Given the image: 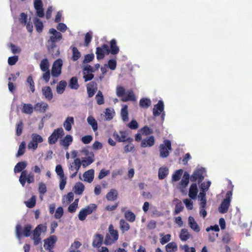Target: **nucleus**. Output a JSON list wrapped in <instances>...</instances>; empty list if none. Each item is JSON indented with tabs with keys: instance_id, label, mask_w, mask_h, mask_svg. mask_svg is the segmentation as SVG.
Here are the masks:
<instances>
[{
	"instance_id": "obj_1",
	"label": "nucleus",
	"mask_w": 252,
	"mask_h": 252,
	"mask_svg": "<svg viewBox=\"0 0 252 252\" xmlns=\"http://www.w3.org/2000/svg\"><path fill=\"white\" fill-rule=\"evenodd\" d=\"M80 152V156H84L85 157H82V161L80 160V158H76L69 168V169L71 171L75 169L78 171L81 165L83 167H86L94 161V153L92 152H89L87 148H84L82 149Z\"/></svg>"
},
{
	"instance_id": "obj_2",
	"label": "nucleus",
	"mask_w": 252,
	"mask_h": 252,
	"mask_svg": "<svg viewBox=\"0 0 252 252\" xmlns=\"http://www.w3.org/2000/svg\"><path fill=\"white\" fill-rule=\"evenodd\" d=\"M62 38V34L57 35H52L47 43V47L48 52L52 54L53 57H57L60 55V51L57 49L56 52L54 53V48L56 47V43L57 41L60 40Z\"/></svg>"
},
{
	"instance_id": "obj_3",
	"label": "nucleus",
	"mask_w": 252,
	"mask_h": 252,
	"mask_svg": "<svg viewBox=\"0 0 252 252\" xmlns=\"http://www.w3.org/2000/svg\"><path fill=\"white\" fill-rule=\"evenodd\" d=\"M109 233L106 235L104 243L107 245H111L116 242L119 237L118 232L117 230L114 229L112 224H110L108 228Z\"/></svg>"
},
{
	"instance_id": "obj_4",
	"label": "nucleus",
	"mask_w": 252,
	"mask_h": 252,
	"mask_svg": "<svg viewBox=\"0 0 252 252\" xmlns=\"http://www.w3.org/2000/svg\"><path fill=\"white\" fill-rule=\"evenodd\" d=\"M232 191H228L226 194L225 198L221 202L219 207V211L221 214L226 213L230 206L231 199L232 198Z\"/></svg>"
},
{
	"instance_id": "obj_5",
	"label": "nucleus",
	"mask_w": 252,
	"mask_h": 252,
	"mask_svg": "<svg viewBox=\"0 0 252 252\" xmlns=\"http://www.w3.org/2000/svg\"><path fill=\"white\" fill-rule=\"evenodd\" d=\"M32 230V226L27 224L24 226L23 229L20 224H18L16 227V234L18 238L22 236L28 237L31 235Z\"/></svg>"
},
{
	"instance_id": "obj_6",
	"label": "nucleus",
	"mask_w": 252,
	"mask_h": 252,
	"mask_svg": "<svg viewBox=\"0 0 252 252\" xmlns=\"http://www.w3.org/2000/svg\"><path fill=\"white\" fill-rule=\"evenodd\" d=\"M171 143L169 140L165 139L163 143L160 144L159 147L160 156L162 158H165L169 155V150H171Z\"/></svg>"
},
{
	"instance_id": "obj_7",
	"label": "nucleus",
	"mask_w": 252,
	"mask_h": 252,
	"mask_svg": "<svg viewBox=\"0 0 252 252\" xmlns=\"http://www.w3.org/2000/svg\"><path fill=\"white\" fill-rule=\"evenodd\" d=\"M205 172V168L203 167L196 169L191 175L190 177V181L193 182L197 181L198 183L200 184L204 179V174Z\"/></svg>"
},
{
	"instance_id": "obj_8",
	"label": "nucleus",
	"mask_w": 252,
	"mask_h": 252,
	"mask_svg": "<svg viewBox=\"0 0 252 252\" xmlns=\"http://www.w3.org/2000/svg\"><path fill=\"white\" fill-rule=\"evenodd\" d=\"M64 133L62 127L54 129L51 135L48 137V141L49 144L53 145L55 144L59 138L64 135Z\"/></svg>"
},
{
	"instance_id": "obj_9",
	"label": "nucleus",
	"mask_w": 252,
	"mask_h": 252,
	"mask_svg": "<svg viewBox=\"0 0 252 252\" xmlns=\"http://www.w3.org/2000/svg\"><path fill=\"white\" fill-rule=\"evenodd\" d=\"M153 113L155 117L159 116L161 114V120L162 121L164 120L165 112L164 111V104L162 100H159L158 103L154 105Z\"/></svg>"
},
{
	"instance_id": "obj_10",
	"label": "nucleus",
	"mask_w": 252,
	"mask_h": 252,
	"mask_svg": "<svg viewBox=\"0 0 252 252\" xmlns=\"http://www.w3.org/2000/svg\"><path fill=\"white\" fill-rule=\"evenodd\" d=\"M110 53L109 47L107 44H103L101 47L96 49V55L97 60H101L104 58L105 54L108 55Z\"/></svg>"
},
{
	"instance_id": "obj_11",
	"label": "nucleus",
	"mask_w": 252,
	"mask_h": 252,
	"mask_svg": "<svg viewBox=\"0 0 252 252\" xmlns=\"http://www.w3.org/2000/svg\"><path fill=\"white\" fill-rule=\"evenodd\" d=\"M63 61L59 59L56 60L52 65L51 74L54 77H58L61 73Z\"/></svg>"
},
{
	"instance_id": "obj_12",
	"label": "nucleus",
	"mask_w": 252,
	"mask_h": 252,
	"mask_svg": "<svg viewBox=\"0 0 252 252\" xmlns=\"http://www.w3.org/2000/svg\"><path fill=\"white\" fill-rule=\"evenodd\" d=\"M120 135L118 132L115 131L113 133V137L118 142H131L133 139L131 137H126L127 133L126 131H120Z\"/></svg>"
},
{
	"instance_id": "obj_13",
	"label": "nucleus",
	"mask_w": 252,
	"mask_h": 252,
	"mask_svg": "<svg viewBox=\"0 0 252 252\" xmlns=\"http://www.w3.org/2000/svg\"><path fill=\"white\" fill-rule=\"evenodd\" d=\"M34 7L36 10V15L40 17H43L44 16L43 3L41 0H34Z\"/></svg>"
},
{
	"instance_id": "obj_14",
	"label": "nucleus",
	"mask_w": 252,
	"mask_h": 252,
	"mask_svg": "<svg viewBox=\"0 0 252 252\" xmlns=\"http://www.w3.org/2000/svg\"><path fill=\"white\" fill-rule=\"evenodd\" d=\"M72 142V136L71 135L67 134L63 139L60 140V144L61 146H63L65 150H67Z\"/></svg>"
},
{
	"instance_id": "obj_15",
	"label": "nucleus",
	"mask_w": 252,
	"mask_h": 252,
	"mask_svg": "<svg viewBox=\"0 0 252 252\" xmlns=\"http://www.w3.org/2000/svg\"><path fill=\"white\" fill-rule=\"evenodd\" d=\"M57 241V238L55 235L50 236L44 240V247L45 249L50 250L54 246Z\"/></svg>"
},
{
	"instance_id": "obj_16",
	"label": "nucleus",
	"mask_w": 252,
	"mask_h": 252,
	"mask_svg": "<svg viewBox=\"0 0 252 252\" xmlns=\"http://www.w3.org/2000/svg\"><path fill=\"white\" fill-rule=\"evenodd\" d=\"M155 143V140L154 136L151 135L141 141V146L143 148L151 147L154 145Z\"/></svg>"
},
{
	"instance_id": "obj_17",
	"label": "nucleus",
	"mask_w": 252,
	"mask_h": 252,
	"mask_svg": "<svg viewBox=\"0 0 252 252\" xmlns=\"http://www.w3.org/2000/svg\"><path fill=\"white\" fill-rule=\"evenodd\" d=\"M96 83L94 81L89 83L87 86V91L89 97H93L97 90Z\"/></svg>"
},
{
	"instance_id": "obj_18",
	"label": "nucleus",
	"mask_w": 252,
	"mask_h": 252,
	"mask_svg": "<svg viewBox=\"0 0 252 252\" xmlns=\"http://www.w3.org/2000/svg\"><path fill=\"white\" fill-rule=\"evenodd\" d=\"M198 193V189L196 184H192L189 188V196L192 199L196 198Z\"/></svg>"
},
{
	"instance_id": "obj_19",
	"label": "nucleus",
	"mask_w": 252,
	"mask_h": 252,
	"mask_svg": "<svg viewBox=\"0 0 252 252\" xmlns=\"http://www.w3.org/2000/svg\"><path fill=\"white\" fill-rule=\"evenodd\" d=\"M42 92L43 95L48 100H51L53 98V93L50 87L46 86L43 87Z\"/></svg>"
},
{
	"instance_id": "obj_20",
	"label": "nucleus",
	"mask_w": 252,
	"mask_h": 252,
	"mask_svg": "<svg viewBox=\"0 0 252 252\" xmlns=\"http://www.w3.org/2000/svg\"><path fill=\"white\" fill-rule=\"evenodd\" d=\"M110 53L112 55H116L119 52V48L117 45L116 41L113 39L110 41Z\"/></svg>"
},
{
	"instance_id": "obj_21",
	"label": "nucleus",
	"mask_w": 252,
	"mask_h": 252,
	"mask_svg": "<svg viewBox=\"0 0 252 252\" xmlns=\"http://www.w3.org/2000/svg\"><path fill=\"white\" fill-rule=\"evenodd\" d=\"M189 225L194 231L196 232L200 231L199 226L195 221L194 218L191 216L189 217Z\"/></svg>"
},
{
	"instance_id": "obj_22",
	"label": "nucleus",
	"mask_w": 252,
	"mask_h": 252,
	"mask_svg": "<svg viewBox=\"0 0 252 252\" xmlns=\"http://www.w3.org/2000/svg\"><path fill=\"white\" fill-rule=\"evenodd\" d=\"M74 121L72 117H68L63 123V126L65 129L67 131H70L72 128V125H74Z\"/></svg>"
},
{
	"instance_id": "obj_23",
	"label": "nucleus",
	"mask_w": 252,
	"mask_h": 252,
	"mask_svg": "<svg viewBox=\"0 0 252 252\" xmlns=\"http://www.w3.org/2000/svg\"><path fill=\"white\" fill-rule=\"evenodd\" d=\"M103 240V237L101 234H96L93 242V247L95 248H99L102 243Z\"/></svg>"
},
{
	"instance_id": "obj_24",
	"label": "nucleus",
	"mask_w": 252,
	"mask_h": 252,
	"mask_svg": "<svg viewBox=\"0 0 252 252\" xmlns=\"http://www.w3.org/2000/svg\"><path fill=\"white\" fill-rule=\"evenodd\" d=\"M83 177L84 178V181L88 183L92 182L94 178V170L93 169H90L86 171L83 174Z\"/></svg>"
},
{
	"instance_id": "obj_25",
	"label": "nucleus",
	"mask_w": 252,
	"mask_h": 252,
	"mask_svg": "<svg viewBox=\"0 0 252 252\" xmlns=\"http://www.w3.org/2000/svg\"><path fill=\"white\" fill-rule=\"evenodd\" d=\"M121 100L123 102H126L128 101H134L136 100V97L135 94L132 90L128 91L127 92V94L126 95H124L121 98Z\"/></svg>"
},
{
	"instance_id": "obj_26",
	"label": "nucleus",
	"mask_w": 252,
	"mask_h": 252,
	"mask_svg": "<svg viewBox=\"0 0 252 252\" xmlns=\"http://www.w3.org/2000/svg\"><path fill=\"white\" fill-rule=\"evenodd\" d=\"M118 192L115 189H111L106 194V198L108 201H114L118 197Z\"/></svg>"
},
{
	"instance_id": "obj_27",
	"label": "nucleus",
	"mask_w": 252,
	"mask_h": 252,
	"mask_svg": "<svg viewBox=\"0 0 252 252\" xmlns=\"http://www.w3.org/2000/svg\"><path fill=\"white\" fill-rule=\"evenodd\" d=\"M27 163L26 161L19 162L15 165L14 171L15 173L22 172L24 169L27 167Z\"/></svg>"
},
{
	"instance_id": "obj_28",
	"label": "nucleus",
	"mask_w": 252,
	"mask_h": 252,
	"mask_svg": "<svg viewBox=\"0 0 252 252\" xmlns=\"http://www.w3.org/2000/svg\"><path fill=\"white\" fill-rule=\"evenodd\" d=\"M48 107V105L46 103H36L34 107V110L36 111H39L40 112H45Z\"/></svg>"
},
{
	"instance_id": "obj_29",
	"label": "nucleus",
	"mask_w": 252,
	"mask_h": 252,
	"mask_svg": "<svg viewBox=\"0 0 252 252\" xmlns=\"http://www.w3.org/2000/svg\"><path fill=\"white\" fill-rule=\"evenodd\" d=\"M190 236L191 235L189 233L187 229L183 228L181 229L179 235V237L182 241H187L190 237Z\"/></svg>"
},
{
	"instance_id": "obj_30",
	"label": "nucleus",
	"mask_w": 252,
	"mask_h": 252,
	"mask_svg": "<svg viewBox=\"0 0 252 252\" xmlns=\"http://www.w3.org/2000/svg\"><path fill=\"white\" fill-rule=\"evenodd\" d=\"M67 83L64 80L61 81L57 85L56 87V91L58 94H62L66 87Z\"/></svg>"
},
{
	"instance_id": "obj_31",
	"label": "nucleus",
	"mask_w": 252,
	"mask_h": 252,
	"mask_svg": "<svg viewBox=\"0 0 252 252\" xmlns=\"http://www.w3.org/2000/svg\"><path fill=\"white\" fill-rule=\"evenodd\" d=\"M190 177L189 174L188 172H185L184 173L183 178L180 182V185L182 186L183 188H185L188 186Z\"/></svg>"
},
{
	"instance_id": "obj_32",
	"label": "nucleus",
	"mask_w": 252,
	"mask_h": 252,
	"mask_svg": "<svg viewBox=\"0 0 252 252\" xmlns=\"http://www.w3.org/2000/svg\"><path fill=\"white\" fill-rule=\"evenodd\" d=\"M70 48L72 50V56L71 57V59L73 61H77L81 57V53L77 48V47L75 46H71Z\"/></svg>"
},
{
	"instance_id": "obj_33",
	"label": "nucleus",
	"mask_w": 252,
	"mask_h": 252,
	"mask_svg": "<svg viewBox=\"0 0 252 252\" xmlns=\"http://www.w3.org/2000/svg\"><path fill=\"white\" fill-rule=\"evenodd\" d=\"M121 115L122 119L124 122H127L128 120V107L126 105L123 106Z\"/></svg>"
},
{
	"instance_id": "obj_34",
	"label": "nucleus",
	"mask_w": 252,
	"mask_h": 252,
	"mask_svg": "<svg viewBox=\"0 0 252 252\" xmlns=\"http://www.w3.org/2000/svg\"><path fill=\"white\" fill-rule=\"evenodd\" d=\"M74 189V193L76 194L80 195L83 193L85 187L83 183L78 182L75 184Z\"/></svg>"
},
{
	"instance_id": "obj_35",
	"label": "nucleus",
	"mask_w": 252,
	"mask_h": 252,
	"mask_svg": "<svg viewBox=\"0 0 252 252\" xmlns=\"http://www.w3.org/2000/svg\"><path fill=\"white\" fill-rule=\"evenodd\" d=\"M124 216L126 219L130 222H133L135 220L136 216L135 214L130 211H125Z\"/></svg>"
},
{
	"instance_id": "obj_36",
	"label": "nucleus",
	"mask_w": 252,
	"mask_h": 252,
	"mask_svg": "<svg viewBox=\"0 0 252 252\" xmlns=\"http://www.w3.org/2000/svg\"><path fill=\"white\" fill-rule=\"evenodd\" d=\"M120 227L123 233L130 229V225L125 220L122 219L120 220Z\"/></svg>"
},
{
	"instance_id": "obj_37",
	"label": "nucleus",
	"mask_w": 252,
	"mask_h": 252,
	"mask_svg": "<svg viewBox=\"0 0 252 252\" xmlns=\"http://www.w3.org/2000/svg\"><path fill=\"white\" fill-rule=\"evenodd\" d=\"M87 122L88 124L91 126L93 130L94 131L97 130L98 128V125L96 121L95 120V119L92 116H89L87 118Z\"/></svg>"
},
{
	"instance_id": "obj_38",
	"label": "nucleus",
	"mask_w": 252,
	"mask_h": 252,
	"mask_svg": "<svg viewBox=\"0 0 252 252\" xmlns=\"http://www.w3.org/2000/svg\"><path fill=\"white\" fill-rule=\"evenodd\" d=\"M151 105V101L148 98H142L139 101V106L143 108H147Z\"/></svg>"
},
{
	"instance_id": "obj_39",
	"label": "nucleus",
	"mask_w": 252,
	"mask_h": 252,
	"mask_svg": "<svg viewBox=\"0 0 252 252\" xmlns=\"http://www.w3.org/2000/svg\"><path fill=\"white\" fill-rule=\"evenodd\" d=\"M69 87L71 89L74 90H77L79 88V85L78 82V79L76 77H73L70 79Z\"/></svg>"
},
{
	"instance_id": "obj_40",
	"label": "nucleus",
	"mask_w": 252,
	"mask_h": 252,
	"mask_svg": "<svg viewBox=\"0 0 252 252\" xmlns=\"http://www.w3.org/2000/svg\"><path fill=\"white\" fill-rule=\"evenodd\" d=\"M50 64L47 59H43L40 64V68L42 71H49Z\"/></svg>"
},
{
	"instance_id": "obj_41",
	"label": "nucleus",
	"mask_w": 252,
	"mask_h": 252,
	"mask_svg": "<svg viewBox=\"0 0 252 252\" xmlns=\"http://www.w3.org/2000/svg\"><path fill=\"white\" fill-rule=\"evenodd\" d=\"M168 174V169L166 167H160L158 170V176L160 180L164 179Z\"/></svg>"
},
{
	"instance_id": "obj_42",
	"label": "nucleus",
	"mask_w": 252,
	"mask_h": 252,
	"mask_svg": "<svg viewBox=\"0 0 252 252\" xmlns=\"http://www.w3.org/2000/svg\"><path fill=\"white\" fill-rule=\"evenodd\" d=\"M33 108L31 104H24L22 111L23 113L31 114L33 112Z\"/></svg>"
},
{
	"instance_id": "obj_43",
	"label": "nucleus",
	"mask_w": 252,
	"mask_h": 252,
	"mask_svg": "<svg viewBox=\"0 0 252 252\" xmlns=\"http://www.w3.org/2000/svg\"><path fill=\"white\" fill-rule=\"evenodd\" d=\"M34 24L36 31L39 33L41 32L43 28V25L42 21L37 18H35L34 20Z\"/></svg>"
},
{
	"instance_id": "obj_44",
	"label": "nucleus",
	"mask_w": 252,
	"mask_h": 252,
	"mask_svg": "<svg viewBox=\"0 0 252 252\" xmlns=\"http://www.w3.org/2000/svg\"><path fill=\"white\" fill-rule=\"evenodd\" d=\"M96 205L95 204H90L83 210L86 213L87 216L92 214L96 209Z\"/></svg>"
},
{
	"instance_id": "obj_45",
	"label": "nucleus",
	"mask_w": 252,
	"mask_h": 252,
	"mask_svg": "<svg viewBox=\"0 0 252 252\" xmlns=\"http://www.w3.org/2000/svg\"><path fill=\"white\" fill-rule=\"evenodd\" d=\"M28 176V171L27 170H23L19 178V182L23 187L25 186L27 179Z\"/></svg>"
},
{
	"instance_id": "obj_46",
	"label": "nucleus",
	"mask_w": 252,
	"mask_h": 252,
	"mask_svg": "<svg viewBox=\"0 0 252 252\" xmlns=\"http://www.w3.org/2000/svg\"><path fill=\"white\" fill-rule=\"evenodd\" d=\"M38 191L40 193V198L42 200L43 196L47 191V188L46 185L43 183H40L39 184Z\"/></svg>"
},
{
	"instance_id": "obj_47",
	"label": "nucleus",
	"mask_w": 252,
	"mask_h": 252,
	"mask_svg": "<svg viewBox=\"0 0 252 252\" xmlns=\"http://www.w3.org/2000/svg\"><path fill=\"white\" fill-rule=\"evenodd\" d=\"M38 231H36L35 229L33 231L32 239L33 240L34 245L35 246L38 245L41 242V238H40L41 233Z\"/></svg>"
},
{
	"instance_id": "obj_48",
	"label": "nucleus",
	"mask_w": 252,
	"mask_h": 252,
	"mask_svg": "<svg viewBox=\"0 0 252 252\" xmlns=\"http://www.w3.org/2000/svg\"><path fill=\"white\" fill-rule=\"evenodd\" d=\"M115 115V112L113 109L107 108L105 109V117L106 120H111L113 119Z\"/></svg>"
},
{
	"instance_id": "obj_49",
	"label": "nucleus",
	"mask_w": 252,
	"mask_h": 252,
	"mask_svg": "<svg viewBox=\"0 0 252 252\" xmlns=\"http://www.w3.org/2000/svg\"><path fill=\"white\" fill-rule=\"evenodd\" d=\"M25 203L26 206L29 208H32L35 206L36 204V197L34 195L32 196V197L28 201H25Z\"/></svg>"
},
{
	"instance_id": "obj_50",
	"label": "nucleus",
	"mask_w": 252,
	"mask_h": 252,
	"mask_svg": "<svg viewBox=\"0 0 252 252\" xmlns=\"http://www.w3.org/2000/svg\"><path fill=\"white\" fill-rule=\"evenodd\" d=\"M95 98L98 105H102L104 103L103 95L100 91H98Z\"/></svg>"
},
{
	"instance_id": "obj_51",
	"label": "nucleus",
	"mask_w": 252,
	"mask_h": 252,
	"mask_svg": "<svg viewBox=\"0 0 252 252\" xmlns=\"http://www.w3.org/2000/svg\"><path fill=\"white\" fill-rule=\"evenodd\" d=\"M183 170L182 169H179L175 171L172 175V179L173 181L176 182L179 181L183 174Z\"/></svg>"
},
{
	"instance_id": "obj_52",
	"label": "nucleus",
	"mask_w": 252,
	"mask_h": 252,
	"mask_svg": "<svg viewBox=\"0 0 252 252\" xmlns=\"http://www.w3.org/2000/svg\"><path fill=\"white\" fill-rule=\"evenodd\" d=\"M26 143L24 141L21 142L19 145L18 152L16 154L17 157H19L24 155L25 152Z\"/></svg>"
},
{
	"instance_id": "obj_53",
	"label": "nucleus",
	"mask_w": 252,
	"mask_h": 252,
	"mask_svg": "<svg viewBox=\"0 0 252 252\" xmlns=\"http://www.w3.org/2000/svg\"><path fill=\"white\" fill-rule=\"evenodd\" d=\"M27 82L30 86L31 92L33 93L35 91L34 83L32 77L31 75H30L28 77Z\"/></svg>"
},
{
	"instance_id": "obj_54",
	"label": "nucleus",
	"mask_w": 252,
	"mask_h": 252,
	"mask_svg": "<svg viewBox=\"0 0 252 252\" xmlns=\"http://www.w3.org/2000/svg\"><path fill=\"white\" fill-rule=\"evenodd\" d=\"M166 250L167 252H171L172 251H175L177 249V247L176 244L174 242L168 243L165 247Z\"/></svg>"
},
{
	"instance_id": "obj_55",
	"label": "nucleus",
	"mask_w": 252,
	"mask_h": 252,
	"mask_svg": "<svg viewBox=\"0 0 252 252\" xmlns=\"http://www.w3.org/2000/svg\"><path fill=\"white\" fill-rule=\"evenodd\" d=\"M184 206L181 201L177 203L175 205V208L174 212V215H177L183 211Z\"/></svg>"
},
{
	"instance_id": "obj_56",
	"label": "nucleus",
	"mask_w": 252,
	"mask_h": 252,
	"mask_svg": "<svg viewBox=\"0 0 252 252\" xmlns=\"http://www.w3.org/2000/svg\"><path fill=\"white\" fill-rule=\"evenodd\" d=\"M55 171L58 175L60 178H63L65 177L63 167L61 165L58 164L56 166Z\"/></svg>"
},
{
	"instance_id": "obj_57",
	"label": "nucleus",
	"mask_w": 252,
	"mask_h": 252,
	"mask_svg": "<svg viewBox=\"0 0 252 252\" xmlns=\"http://www.w3.org/2000/svg\"><path fill=\"white\" fill-rule=\"evenodd\" d=\"M23 127L24 125L21 121L16 125V135L17 136H19L21 135Z\"/></svg>"
},
{
	"instance_id": "obj_58",
	"label": "nucleus",
	"mask_w": 252,
	"mask_h": 252,
	"mask_svg": "<svg viewBox=\"0 0 252 252\" xmlns=\"http://www.w3.org/2000/svg\"><path fill=\"white\" fill-rule=\"evenodd\" d=\"M28 16L25 13H21L19 17V21L23 26H25L27 23Z\"/></svg>"
},
{
	"instance_id": "obj_59",
	"label": "nucleus",
	"mask_w": 252,
	"mask_h": 252,
	"mask_svg": "<svg viewBox=\"0 0 252 252\" xmlns=\"http://www.w3.org/2000/svg\"><path fill=\"white\" fill-rule=\"evenodd\" d=\"M63 214V208L62 207H58L55 213V218L56 219H60Z\"/></svg>"
},
{
	"instance_id": "obj_60",
	"label": "nucleus",
	"mask_w": 252,
	"mask_h": 252,
	"mask_svg": "<svg viewBox=\"0 0 252 252\" xmlns=\"http://www.w3.org/2000/svg\"><path fill=\"white\" fill-rule=\"evenodd\" d=\"M141 131L142 132V134H145V135H148L153 133V130L147 126L142 127L141 129Z\"/></svg>"
},
{
	"instance_id": "obj_61",
	"label": "nucleus",
	"mask_w": 252,
	"mask_h": 252,
	"mask_svg": "<svg viewBox=\"0 0 252 252\" xmlns=\"http://www.w3.org/2000/svg\"><path fill=\"white\" fill-rule=\"evenodd\" d=\"M117 95L119 97H124V96L125 95V89L122 87V86H119L117 87V90H116Z\"/></svg>"
},
{
	"instance_id": "obj_62",
	"label": "nucleus",
	"mask_w": 252,
	"mask_h": 252,
	"mask_svg": "<svg viewBox=\"0 0 252 252\" xmlns=\"http://www.w3.org/2000/svg\"><path fill=\"white\" fill-rule=\"evenodd\" d=\"M129 143V144L126 145L124 147V151L125 153L133 152L135 150L134 145L132 143H131V142Z\"/></svg>"
},
{
	"instance_id": "obj_63",
	"label": "nucleus",
	"mask_w": 252,
	"mask_h": 252,
	"mask_svg": "<svg viewBox=\"0 0 252 252\" xmlns=\"http://www.w3.org/2000/svg\"><path fill=\"white\" fill-rule=\"evenodd\" d=\"M94 59V55L93 54H87L85 56L84 59L83 61V63H87L92 62Z\"/></svg>"
},
{
	"instance_id": "obj_64",
	"label": "nucleus",
	"mask_w": 252,
	"mask_h": 252,
	"mask_svg": "<svg viewBox=\"0 0 252 252\" xmlns=\"http://www.w3.org/2000/svg\"><path fill=\"white\" fill-rule=\"evenodd\" d=\"M32 140L37 143V145L38 143H41L43 140L42 137L37 134H33L32 135Z\"/></svg>"
}]
</instances>
